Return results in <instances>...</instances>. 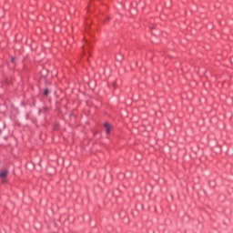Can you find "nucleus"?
<instances>
[{
  "label": "nucleus",
  "mask_w": 233,
  "mask_h": 233,
  "mask_svg": "<svg viewBox=\"0 0 233 233\" xmlns=\"http://www.w3.org/2000/svg\"><path fill=\"white\" fill-rule=\"evenodd\" d=\"M116 59H118V58H116ZM118 61H121V59H118Z\"/></svg>",
  "instance_id": "9d476101"
},
{
  "label": "nucleus",
  "mask_w": 233,
  "mask_h": 233,
  "mask_svg": "<svg viewBox=\"0 0 233 233\" xmlns=\"http://www.w3.org/2000/svg\"><path fill=\"white\" fill-rule=\"evenodd\" d=\"M137 209L138 210V212H145V206L143 205H139Z\"/></svg>",
  "instance_id": "7ed1b4c3"
},
{
  "label": "nucleus",
  "mask_w": 233,
  "mask_h": 233,
  "mask_svg": "<svg viewBox=\"0 0 233 233\" xmlns=\"http://www.w3.org/2000/svg\"><path fill=\"white\" fill-rule=\"evenodd\" d=\"M48 92H49L48 89H45L44 95H45V96H47V95H48Z\"/></svg>",
  "instance_id": "0eeeda50"
},
{
  "label": "nucleus",
  "mask_w": 233,
  "mask_h": 233,
  "mask_svg": "<svg viewBox=\"0 0 233 233\" xmlns=\"http://www.w3.org/2000/svg\"><path fill=\"white\" fill-rule=\"evenodd\" d=\"M8 177V169L0 171V179H5Z\"/></svg>",
  "instance_id": "f257e3e1"
},
{
  "label": "nucleus",
  "mask_w": 233,
  "mask_h": 233,
  "mask_svg": "<svg viewBox=\"0 0 233 233\" xmlns=\"http://www.w3.org/2000/svg\"><path fill=\"white\" fill-rule=\"evenodd\" d=\"M104 127H105V128L106 130V134H110V130H112V127L110 126V124L105 123Z\"/></svg>",
  "instance_id": "f03ea898"
},
{
  "label": "nucleus",
  "mask_w": 233,
  "mask_h": 233,
  "mask_svg": "<svg viewBox=\"0 0 233 233\" xmlns=\"http://www.w3.org/2000/svg\"><path fill=\"white\" fill-rule=\"evenodd\" d=\"M209 185H210V187H216V181H211L210 183H209Z\"/></svg>",
  "instance_id": "423d86ee"
},
{
  "label": "nucleus",
  "mask_w": 233,
  "mask_h": 233,
  "mask_svg": "<svg viewBox=\"0 0 233 233\" xmlns=\"http://www.w3.org/2000/svg\"><path fill=\"white\" fill-rule=\"evenodd\" d=\"M3 183H6V181L3 180Z\"/></svg>",
  "instance_id": "1a4fd4ad"
},
{
  "label": "nucleus",
  "mask_w": 233,
  "mask_h": 233,
  "mask_svg": "<svg viewBox=\"0 0 233 233\" xmlns=\"http://www.w3.org/2000/svg\"><path fill=\"white\" fill-rule=\"evenodd\" d=\"M150 212H159V209L156 206H150Z\"/></svg>",
  "instance_id": "20e7f679"
},
{
  "label": "nucleus",
  "mask_w": 233,
  "mask_h": 233,
  "mask_svg": "<svg viewBox=\"0 0 233 233\" xmlns=\"http://www.w3.org/2000/svg\"><path fill=\"white\" fill-rule=\"evenodd\" d=\"M12 63H15V58H12Z\"/></svg>",
  "instance_id": "6e6552de"
},
{
  "label": "nucleus",
  "mask_w": 233,
  "mask_h": 233,
  "mask_svg": "<svg viewBox=\"0 0 233 233\" xmlns=\"http://www.w3.org/2000/svg\"><path fill=\"white\" fill-rule=\"evenodd\" d=\"M150 208H152L148 205L144 206V212H150Z\"/></svg>",
  "instance_id": "39448f33"
}]
</instances>
